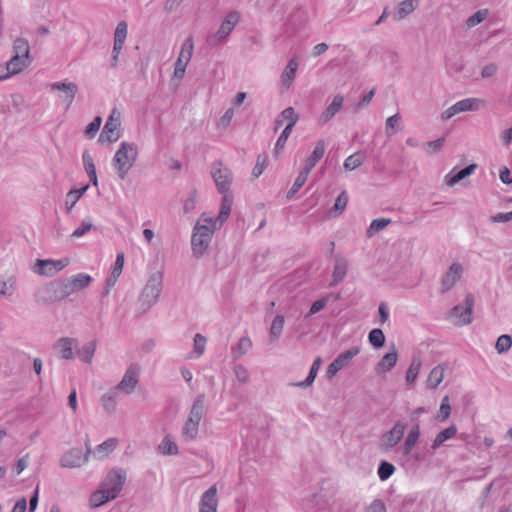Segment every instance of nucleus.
I'll list each match as a JSON object with an SVG mask.
<instances>
[{"mask_svg": "<svg viewBox=\"0 0 512 512\" xmlns=\"http://www.w3.org/2000/svg\"><path fill=\"white\" fill-rule=\"evenodd\" d=\"M138 374H139L138 367L130 366L126 370V372H125L122 380L118 384L117 388L120 390H123L127 394L131 393L138 383Z\"/></svg>", "mask_w": 512, "mask_h": 512, "instance_id": "15", "label": "nucleus"}, {"mask_svg": "<svg viewBox=\"0 0 512 512\" xmlns=\"http://www.w3.org/2000/svg\"><path fill=\"white\" fill-rule=\"evenodd\" d=\"M463 268L458 263H453L442 279V291L450 290L461 278Z\"/></svg>", "mask_w": 512, "mask_h": 512, "instance_id": "16", "label": "nucleus"}, {"mask_svg": "<svg viewBox=\"0 0 512 512\" xmlns=\"http://www.w3.org/2000/svg\"><path fill=\"white\" fill-rule=\"evenodd\" d=\"M486 105L485 100L480 98H467L456 102L454 105L446 109L443 113L444 119H450L453 116L466 111H476L480 107Z\"/></svg>", "mask_w": 512, "mask_h": 512, "instance_id": "6", "label": "nucleus"}, {"mask_svg": "<svg viewBox=\"0 0 512 512\" xmlns=\"http://www.w3.org/2000/svg\"><path fill=\"white\" fill-rule=\"evenodd\" d=\"M347 203H348V196H347V193L345 191H343L337 197L335 204H334V209L341 213L346 208Z\"/></svg>", "mask_w": 512, "mask_h": 512, "instance_id": "59", "label": "nucleus"}, {"mask_svg": "<svg viewBox=\"0 0 512 512\" xmlns=\"http://www.w3.org/2000/svg\"><path fill=\"white\" fill-rule=\"evenodd\" d=\"M389 222V219H375L370 224L369 232H379L380 230L384 229L389 224Z\"/></svg>", "mask_w": 512, "mask_h": 512, "instance_id": "60", "label": "nucleus"}, {"mask_svg": "<svg viewBox=\"0 0 512 512\" xmlns=\"http://www.w3.org/2000/svg\"><path fill=\"white\" fill-rule=\"evenodd\" d=\"M76 345V340L73 338H61L57 347L59 349V354L63 359H72L73 358V348Z\"/></svg>", "mask_w": 512, "mask_h": 512, "instance_id": "28", "label": "nucleus"}, {"mask_svg": "<svg viewBox=\"0 0 512 512\" xmlns=\"http://www.w3.org/2000/svg\"><path fill=\"white\" fill-rule=\"evenodd\" d=\"M320 365H321V358L317 357L314 360V362L310 368L309 375L307 376L305 382L301 383L300 385H306V386L311 385L317 376Z\"/></svg>", "mask_w": 512, "mask_h": 512, "instance_id": "52", "label": "nucleus"}, {"mask_svg": "<svg viewBox=\"0 0 512 512\" xmlns=\"http://www.w3.org/2000/svg\"><path fill=\"white\" fill-rule=\"evenodd\" d=\"M366 512H386V507L381 500H375L371 503Z\"/></svg>", "mask_w": 512, "mask_h": 512, "instance_id": "63", "label": "nucleus"}, {"mask_svg": "<svg viewBox=\"0 0 512 512\" xmlns=\"http://www.w3.org/2000/svg\"><path fill=\"white\" fill-rule=\"evenodd\" d=\"M326 304H327L326 298H322V299L315 301L310 308L309 315H314V314L318 313L320 310H322L326 306Z\"/></svg>", "mask_w": 512, "mask_h": 512, "instance_id": "62", "label": "nucleus"}, {"mask_svg": "<svg viewBox=\"0 0 512 512\" xmlns=\"http://www.w3.org/2000/svg\"><path fill=\"white\" fill-rule=\"evenodd\" d=\"M297 69L298 62L295 58H293L288 62L285 70L282 73L281 82L283 86H285L286 88H290L294 81Z\"/></svg>", "mask_w": 512, "mask_h": 512, "instance_id": "26", "label": "nucleus"}, {"mask_svg": "<svg viewBox=\"0 0 512 512\" xmlns=\"http://www.w3.org/2000/svg\"><path fill=\"white\" fill-rule=\"evenodd\" d=\"M92 223L88 220H84L81 225L74 230V232L72 233V237L74 238H80L82 237L83 235H85L87 232H89L91 229H92Z\"/></svg>", "mask_w": 512, "mask_h": 512, "instance_id": "58", "label": "nucleus"}, {"mask_svg": "<svg viewBox=\"0 0 512 512\" xmlns=\"http://www.w3.org/2000/svg\"><path fill=\"white\" fill-rule=\"evenodd\" d=\"M283 328H284V317L282 315H277L271 324L270 334L274 338H277L282 333Z\"/></svg>", "mask_w": 512, "mask_h": 512, "instance_id": "50", "label": "nucleus"}, {"mask_svg": "<svg viewBox=\"0 0 512 512\" xmlns=\"http://www.w3.org/2000/svg\"><path fill=\"white\" fill-rule=\"evenodd\" d=\"M360 352V349L358 347H352L344 352H342L340 355L337 356V358L334 360V362L343 369L346 367L349 362Z\"/></svg>", "mask_w": 512, "mask_h": 512, "instance_id": "33", "label": "nucleus"}, {"mask_svg": "<svg viewBox=\"0 0 512 512\" xmlns=\"http://www.w3.org/2000/svg\"><path fill=\"white\" fill-rule=\"evenodd\" d=\"M82 159H83V164H84L86 173L90 177V180L93 183V185L97 186L98 179H97V174H96V168H95L94 161H93L91 154H89L88 152H84Z\"/></svg>", "mask_w": 512, "mask_h": 512, "instance_id": "31", "label": "nucleus"}, {"mask_svg": "<svg viewBox=\"0 0 512 512\" xmlns=\"http://www.w3.org/2000/svg\"><path fill=\"white\" fill-rule=\"evenodd\" d=\"M281 118L284 121H287V125L286 126H291V128H293L295 126V124L297 123V121L299 119V116L295 112L293 107H288V108H286L285 110L282 111Z\"/></svg>", "mask_w": 512, "mask_h": 512, "instance_id": "48", "label": "nucleus"}, {"mask_svg": "<svg viewBox=\"0 0 512 512\" xmlns=\"http://www.w3.org/2000/svg\"><path fill=\"white\" fill-rule=\"evenodd\" d=\"M219 223L217 221H214L210 216H208L206 213H203L195 225L194 232L200 233L202 235H206L207 237L211 239L212 234L216 230Z\"/></svg>", "mask_w": 512, "mask_h": 512, "instance_id": "17", "label": "nucleus"}, {"mask_svg": "<svg viewBox=\"0 0 512 512\" xmlns=\"http://www.w3.org/2000/svg\"><path fill=\"white\" fill-rule=\"evenodd\" d=\"M344 98L342 95H336L331 104L325 109V111L319 117V123L325 124L341 109Z\"/></svg>", "mask_w": 512, "mask_h": 512, "instance_id": "22", "label": "nucleus"}, {"mask_svg": "<svg viewBox=\"0 0 512 512\" xmlns=\"http://www.w3.org/2000/svg\"><path fill=\"white\" fill-rule=\"evenodd\" d=\"M347 271V262L343 259L338 260L334 267L333 278L334 282H338L344 278Z\"/></svg>", "mask_w": 512, "mask_h": 512, "instance_id": "49", "label": "nucleus"}, {"mask_svg": "<svg viewBox=\"0 0 512 512\" xmlns=\"http://www.w3.org/2000/svg\"><path fill=\"white\" fill-rule=\"evenodd\" d=\"M87 189L88 185L80 189L71 190L67 193L66 205L69 209H71L77 203V201L82 197V195L85 193Z\"/></svg>", "mask_w": 512, "mask_h": 512, "instance_id": "44", "label": "nucleus"}, {"mask_svg": "<svg viewBox=\"0 0 512 512\" xmlns=\"http://www.w3.org/2000/svg\"><path fill=\"white\" fill-rule=\"evenodd\" d=\"M211 174L218 191L220 193L229 192L230 184L232 181L230 170L226 167H223L221 162H216L213 164Z\"/></svg>", "mask_w": 512, "mask_h": 512, "instance_id": "8", "label": "nucleus"}, {"mask_svg": "<svg viewBox=\"0 0 512 512\" xmlns=\"http://www.w3.org/2000/svg\"><path fill=\"white\" fill-rule=\"evenodd\" d=\"M210 241L211 239L207 237V234L202 235L194 232L191 239L193 253L197 256L202 255L209 246Z\"/></svg>", "mask_w": 512, "mask_h": 512, "instance_id": "25", "label": "nucleus"}, {"mask_svg": "<svg viewBox=\"0 0 512 512\" xmlns=\"http://www.w3.org/2000/svg\"><path fill=\"white\" fill-rule=\"evenodd\" d=\"M120 125H121V112L117 109H113L109 116L106 124L104 125L103 131L99 137L100 143H113L116 142L120 136Z\"/></svg>", "mask_w": 512, "mask_h": 512, "instance_id": "3", "label": "nucleus"}, {"mask_svg": "<svg viewBox=\"0 0 512 512\" xmlns=\"http://www.w3.org/2000/svg\"><path fill=\"white\" fill-rule=\"evenodd\" d=\"M252 346L251 340L247 337L241 338L236 347L232 349L233 356L239 358L243 356Z\"/></svg>", "mask_w": 512, "mask_h": 512, "instance_id": "42", "label": "nucleus"}, {"mask_svg": "<svg viewBox=\"0 0 512 512\" xmlns=\"http://www.w3.org/2000/svg\"><path fill=\"white\" fill-rule=\"evenodd\" d=\"M440 419L442 421L447 420L451 415V406L449 396H444L442 398L440 409H439Z\"/></svg>", "mask_w": 512, "mask_h": 512, "instance_id": "53", "label": "nucleus"}, {"mask_svg": "<svg viewBox=\"0 0 512 512\" xmlns=\"http://www.w3.org/2000/svg\"><path fill=\"white\" fill-rule=\"evenodd\" d=\"M92 278L88 274L80 273L76 276H74L66 285L65 290L67 294L74 293L76 291H79L85 287H87Z\"/></svg>", "mask_w": 512, "mask_h": 512, "instance_id": "21", "label": "nucleus"}, {"mask_svg": "<svg viewBox=\"0 0 512 512\" xmlns=\"http://www.w3.org/2000/svg\"><path fill=\"white\" fill-rule=\"evenodd\" d=\"M308 176L309 172L304 169L298 174L291 189L287 193L288 198H292L302 188L307 181Z\"/></svg>", "mask_w": 512, "mask_h": 512, "instance_id": "37", "label": "nucleus"}, {"mask_svg": "<svg viewBox=\"0 0 512 512\" xmlns=\"http://www.w3.org/2000/svg\"><path fill=\"white\" fill-rule=\"evenodd\" d=\"M240 21V14L237 11L230 12L217 32V37L222 40L225 39L234 29L235 25Z\"/></svg>", "mask_w": 512, "mask_h": 512, "instance_id": "18", "label": "nucleus"}, {"mask_svg": "<svg viewBox=\"0 0 512 512\" xmlns=\"http://www.w3.org/2000/svg\"><path fill=\"white\" fill-rule=\"evenodd\" d=\"M205 347H206V338L199 333L196 334L194 337L195 357H200L204 353Z\"/></svg>", "mask_w": 512, "mask_h": 512, "instance_id": "54", "label": "nucleus"}, {"mask_svg": "<svg viewBox=\"0 0 512 512\" xmlns=\"http://www.w3.org/2000/svg\"><path fill=\"white\" fill-rule=\"evenodd\" d=\"M418 1L417 0H404L399 4L397 14L399 19L404 18L408 14L412 13L416 6Z\"/></svg>", "mask_w": 512, "mask_h": 512, "instance_id": "41", "label": "nucleus"}, {"mask_svg": "<svg viewBox=\"0 0 512 512\" xmlns=\"http://www.w3.org/2000/svg\"><path fill=\"white\" fill-rule=\"evenodd\" d=\"M70 260L63 258L59 260L45 259L37 260L34 265V272L42 276H53L68 266Z\"/></svg>", "mask_w": 512, "mask_h": 512, "instance_id": "7", "label": "nucleus"}, {"mask_svg": "<svg viewBox=\"0 0 512 512\" xmlns=\"http://www.w3.org/2000/svg\"><path fill=\"white\" fill-rule=\"evenodd\" d=\"M445 369L442 365L434 367L427 378V386L431 389H435L444 379Z\"/></svg>", "mask_w": 512, "mask_h": 512, "instance_id": "29", "label": "nucleus"}, {"mask_svg": "<svg viewBox=\"0 0 512 512\" xmlns=\"http://www.w3.org/2000/svg\"><path fill=\"white\" fill-rule=\"evenodd\" d=\"M473 307L474 297L468 294L464 300V305H457L451 310L450 318L456 325H467L472 322Z\"/></svg>", "mask_w": 512, "mask_h": 512, "instance_id": "5", "label": "nucleus"}, {"mask_svg": "<svg viewBox=\"0 0 512 512\" xmlns=\"http://www.w3.org/2000/svg\"><path fill=\"white\" fill-rule=\"evenodd\" d=\"M203 413V400L199 397L189 412L188 418L183 428V434L189 439H194L197 436L199 423Z\"/></svg>", "mask_w": 512, "mask_h": 512, "instance_id": "4", "label": "nucleus"}, {"mask_svg": "<svg viewBox=\"0 0 512 512\" xmlns=\"http://www.w3.org/2000/svg\"><path fill=\"white\" fill-rule=\"evenodd\" d=\"M158 450L164 455H175L178 453V446L171 437L167 435L162 439L158 446Z\"/></svg>", "mask_w": 512, "mask_h": 512, "instance_id": "35", "label": "nucleus"}, {"mask_svg": "<svg viewBox=\"0 0 512 512\" xmlns=\"http://www.w3.org/2000/svg\"><path fill=\"white\" fill-rule=\"evenodd\" d=\"M364 161V155L360 152H356L346 158L344 162V168L348 171H352L359 167Z\"/></svg>", "mask_w": 512, "mask_h": 512, "instance_id": "40", "label": "nucleus"}, {"mask_svg": "<svg viewBox=\"0 0 512 512\" xmlns=\"http://www.w3.org/2000/svg\"><path fill=\"white\" fill-rule=\"evenodd\" d=\"M125 480L126 472L123 469L114 468L109 471L99 488L91 494V507L97 508L115 499L122 490Z\"/></svg>", "mask_w": 512, "mask_h": 512, "instance_id": "1", "label": "nucleus"}, {"mask_svg": "<svg viewBox=\"0 0 512 512\" xmlns=\"http://www.w3.org/2000/svg\"><path fill=\"white\" fill-rule=\"evenodd\" d=\"M127 37V23L125 21H120L117 24L114 34V46H113V63L112 65L115 67L118 62V58L120 52L123 48Z\"/></svg>", "mask_w": 512, "mask_h": 512, "instance_id": "13", "label": "nucleus"}, {"mask_svg": "<svg viewBox=\"0 0 512 512\" xmlns=\"http://www.w3.org/2000/svg\"><path fill=\"white\" fill-rule=\"evenodd\" d=\"M395 471V467L386 461L381 462L378 468V476L381 480H387Z\"/></svg>", "mask_w": 512, "mask_h": 512, "instance_id": "51", "label": "nucleus"}, {"mask_svg": "<svg viewBox=\"0 0 512 512\" xmlns=\"http://www.w3.org/2000/svg\"><path fill=\"white\" fill-rule=\"evenodd\" d=\"M369 342L372 346L380 348L385 343V335L381 329H373L369 333Z\"/></svg>", "mask_w": 512, "mask_h": 512, "instance_id": "46", "label": "nucleus"}, {"mask_svg": "<svg viewBox=\"0 0 512 512\" xmlns=\"http://www.w3.org/2000/svg\"><path fill=\"white\" fill-rule=\"evenodd\" d=\"M27 508L26 498H20L14 505L11 512H25Z\"/></svg>", "mask_w": 512, "mask_h": 512, "instance_id": "64", "label": "nucleus"}, {"mask_svg": "<svg viewBox=\"0 0 512 512\" xmlns=\"http://www.w3.org/2000/svg\"><path fill=\"white\" fill-rule=\"evenodd\" d=\"M405 428L406 427L403 423L397 422L391 430L382 436V447L385 449H391L396 446L403 438Z\"/></svg>", "mask_w": 512, "mask_h": 512, "instance_id": "12", "label": "nucleus"}, {"mask_svg": "<svg viewBox=\"0 0 512 512\" xmlns=\"http://www.w3.org/2000/svg\"><path fill=\"white\" fill-rule=\"evenodd\" d=\"M118 446V439L115 437L108 438L91 451L94 458L104 459L108 457Z\"/></svg>", "mask_w": 512, "mask_h": 512, "instance_id": "19", "label": "nucleus"}, {"mask_svg": "<svg viewBox=\"0 0 512 512\" xmlns=\"http://www.w3.org/2000/svg\"><path fill=\"white\" fill-rule=\"evenodd\" d=\"M268 165V157L266 154H260L257 157L256 164L252 170V175L255 178H258L266 169Z\"/></svg>", "mask_w": 512, "mask_h": 512, "instance_id": "47", "label": "nucleus"}, {"mask_svg": "<svg viewBox=\"0 0 512 512\" xmlns=\"http://www.w3.org/2000/svg\"><path fill=\"white\" fill-rule=\"evenodd\" d=\"M512 345V338L509 335H501L496 342V349L499 353L507 351Z\"/></svg>", "mask_w": 512, "mask_h": 512, "instance_id": "56", "label": "nucleus"}, {"mask_svg": "<svg viewBox=\"0 0 512 512\" xmlns=\"http://www.w3.org/2000/svg\"><path fill=\"white\" fill-rule=\"evenodd\" d=\"M90 455V448L85 453L81 449H71L63 455L60 464L64 468H77L88 462Z\"/></svg>", "mask_w": 512, "mask_h": 512, "instance_id": "11", "label": "nucleus"}, {"mask_svg": "<svg viewBox=\"0 0 512 512\" xmlns=\"http://www.w3.org/2000/svg\"><path fill=\"white\" fill-rule=\"evenodd\" d=\"M397 359H398V355H397L396 350H394L391 353L385 354L378 364V369L381 372H387V371L391 370L396 365Z\"/></svg>", "mask_w": 512, "mask_h": 512, "instance_id": "34", "label": "nucleus"}, {"mask_svg": "<svg viewBox=\"0 0 512 512\" xmlns=\"http://www.w3.org/2000/svg\"><path fill=\"white\" fill-rule=\"evenodd\" d=\"M222 194H223V197H222L221 209H220L219 216L216 220L219 223V225H222L227 220V218L229 217V215L231 213V208H232V204H233V195L231 193L227 192V193H222Z\"/></svg>", "mask_w": 512, "mask_h": 512, "instance_id": "27", "label": "nucleus"}, {"mask_svg": "<svg viewBox=\"0 0 512 512\" xmlns=\"http://www.w3.org/2000/svg\"><path fill=\"white\" fill-rule=\"evenodd\" d=\"M95 349H96V343L94 341H91L89 343H87L86 345H84L78 352V356L80 357L81 360L87 362V363H91L92 361V358L94 356V353H95Z\"/></svg>", "mask_w": 512, "mask_h": 512, "instance_id": "39", "label": "nucleus"}, {"mask_svg": "<svg viewBox=\"0 0 512 512\" xmlns=\"http://www.w3.org/2000/svg\"><path fill=\"white\" fill-rule=\"evenodd\" d=\"M477 168L476 164H470L464 169L453 173L451 171L445 178L446 184L448 186H454L456 183H458L460 180L466 178L467 176L471 175Z\"/></svg>", "mask_w": 512, "mask_h": 512, "instance_id": "24", "label": "nucleus"}, {"mask_svg": "<svg viewBox=\"0 0 512 512\" xmlns=\"http://www.w3.org/2000/svg\"><path fill=\"white\" fill-rule=\"evenodd\" d=\"M217 487H210L203 495L199 505V512H217Z\"/></svg>", "mask_w": 512, "mask_h": 512, "instance_id": "14", "label": "nucleus"}, {"mask_svg": "<svg viewBox=\"0 0 512 512\" xmlns=\"http://www.w3.org/2000/svg\"><path fill=\"white\" fill-rule=\"evenodd\" d=\"M419 436H420V427L418 425H415L410 429V431L405 439L404 446H403L404 454L407 455L411 452V450L417 443Z\"/></svg>", "mask_w": 512, "mask_h": 512, "instance_id": "32", "label": "nucleus"}, {"mask_svg": "<svg viewBox=\"0 0 512 512\" xmlns=\"http://www.w3.org/2000/svg\"><path fill=\"white\" fill-rule=\"evenodd\" d=\"M457 434V427L455 425H451L450 427L444 429L435 437L432 448L435 450L439 448L445 441L452 439Z\"/></svg>", "mask_w": 512, "mask_h": 512, "instance_id": "30", "label": "nucleus"}, {"mask_svg": "<svg viewBox=\"0 0 512 512\" xmlns=\"http://www.w3.org/2000/svg\"><path fill=\"white\" fill-rule=\"evenodd\" d=\"M421 365H422V363L419 359L412 360V362L407 370V373H406L407 383L412 384L416 380V378L419 374V371L421 369Z\"/></svg>", "mask_w": 512, "mask_h": 512, "instance_id": "43", "label": "nucleus"}, {"mask_svg": "<svg viewBox=\"0 0 512 512\" xmlns=\"http://www.w3.org/2000/svg\"><path fill=\"white\" fill-rule=\"evenodd\" d=\"M14 55L31 56L30 46L25 38H16L13 42Z\"/></svg>", "mask_w": 512, "mask_h": 512, "instance_id": "38", "label": "nucleus"}, {"mask_svg": "<svg viewBox=\"0 0 512 512\" xmlns=\"http://www.w3.org/2000/svg\"><path fill=\"white\" fill-rule=\"evenodd\" d=\"M31 63L32 56L13 55L6 63V72L4 74H0V81L23 72L31 65Z\"/></svg>", "mask_w": 512, "mask_h": 512, "instance_id": "9", "label": "nucleus"}, {"mask_svg": "<svg viewBox=\"0 0 512 512\" xmlns=\"http://www.w3.org/2000/svg\"><path fill=\"white\" fill-rule=\"evenodd\" d=\"M325 153V142L323 140H319L312 152V154L306 160V164L304 170L310 171L316 166L317 162L323 157Z\"/></svg>", "mask_w": 512, "mask_h": 512, "instance_id": "23", "label": "nucleus"}, {"mask_svg": "<svg viewBox=\"0 0 512 512\" xmlns=\"http://www.w3.org/2000/svg\"><path fill=\"white\" fill-rule=\"evenodd\" d=\"M487 16L488 10L480 9L467 20V25L469 27H474L477 24L481 23L483 20H485Z\"/></svg>", "mask_w": 512, "mask_h": 512, "instance_id": "55", "label": "nucleus"}, {"mask_svg": "<svg viewBox=\"0 0 512 512\" xmlns=\"http://www.w3.org/2000/svg\"><path fill=\"white\" fill-rule=\"evenodd\" d=\"M193 48L194 44L191 38L187 39L183 43L178 59L175 63L174 77L182 78L184 76L186 67L189 61L191 60L193 54Z\"/></svg>", "mask_w": 512, "mask_h": 512, "instance_id": "10", "label": "nucleus"}, {"mask_svg": "<svg viewBox=\"0 0 512 512\" xmlns=\"http://www.w3.org/2000/svg\"><path fill=\"white\" fill-rule=\"evenodd\" d=\"M28 464H29V456L28 455H25L22 458H20L15 464L16 473L18 475L21 474L28 467Z\"/></svg>", "mask_w": 512, "mask_h": 512, "instance_id": "61", "label": "nucleus"}, {"mask_svg": "<svg viewBox=\"0 0 512 512\" xmlns=\"http://www.w3.org/2000/svg\"><path fill=\"white\" fill-rule=\"evenodd\" d=\"M102 123L101 117H96L87 127L85 130V134L89 138H93L95 134L98 132L100 126Z\"/></svg>", "mask_w": 512, "mask_h": 512, "instance_id": "57", "label": "nucleus"}, {"mask_svg": "<svg viewBox=\"0 0 512 512\" xmlns=\"http://www.w3.org/2000/svg\"><path fill=\"white\" fill-rule=\"evenodd\" d=\"M292 130L293 128H291V126H285L275 144L274 153L276 155H278L283 150Z\"/></svg>", "mask_w": 512, "mask_h": 512, "instance_id": "45", "label": "nucleus"}, {"mask_svg": "<svg viewBox=\"0 0 512 512\" xmlns=\"http://www.w3.org/2000/svg\"><path fill=\"white\" fill-rule=\"evenodd\" d=\"M123 267H124V253L121 252V253L117 254V257H116V260H115V263H114V266L112 269L111 277L108 280L109 284H115V282L117 281V279L119 278V276L122 273Z\"/></svg>", "mask_w": 512, "mask_h": 512, "instance_id": "36", "label": "nucleus"}, {"mask_svg": "<svg viewBox=\"0 0 512 512\" xmlns=\"http://www.w3.org/2000/svg\"><path fill=\"white\" fill-rule=\"evenodd\" d=\"M50 87L52 90H59L64 93V100L67 102L68 106L72 104L78 91L77 85L72 82H55L52 83Z\"/></svg>", "mask_w": 512, "mask_h": 512, "instance_id": "20", "label": "nucleus"}, {"mask_svg": "<svg viewBox=\"0 0 512 512\" xmlns=\"http://www.w3.org/2000/svg\"><path fill=\"white\" fill-rule=\"evenodd\" d=\"M138 156V148L133 143L122 142L114 156V166L118 176L124 179Z\"/></svg>", "mask_w": 512, "mask_h": 512, "instance_id": "2", "label": "nucleus"}]
</instances>
